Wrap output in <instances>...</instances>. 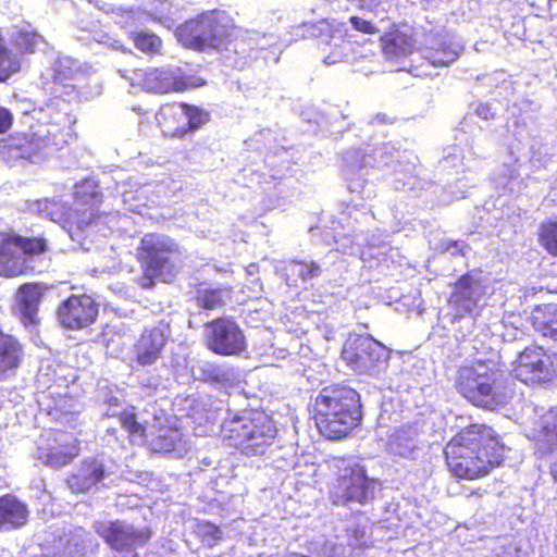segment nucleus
I'll return each mask as SVG.
<instances>
[{"label": "nucleus", "instance_id": "de8ad7c7", "mask_svg": "<svg viewBox=\"0 0 557 557\" xmlns=\"http://www.w3.org/2000/svg\"><path fill=\"white\" fill-rule=\"evenodd\" d=\"M371 123H380V124L392 123V119L385 113H379L373 117Z\"/></svg>", "mask_w": 557, "mask_h": 557}, {"label": "nucleus", "instance_id": "f03ea898", "mask_svg": "<svg viewBox=\"0 0 557 557\" xmlns=\"http://www.w3.org/2000/svg\"><path fill=\"white\" fill-rule=\"evenodd\" d=\"M314 421L329 440H339L359 425L362 419L359 394L348 386H327L314 399Z\"/></svg>", "mask_w": 557, "mask_h": 557}, {"label": "nucleus", "instance_id": "a878e982", "mask_svg": "<svg viewBox=\"0 0 557 557\" xmlns=\"http://www.w3.org/2000/svg\"><path fill=\"white\" fill-rule=\"evenodd\" d=\"M381 41L383 52L389 59L407 57L412 53L416 45L412 29L407 25L385 34Z\"/></svg>", "mask_w": 557, "mask_h": 557}, {"label": "nucleus", "instance_id": "cd10ccee", "mask_svg": "<svg viewBox=\"0 0 557 557\" xmlns=\"http://www.w3.org/2000/svg\"><path fill=\"white\" fill-rule=\"evenodd\" d=\"M23 354V346L12 334L0 329V380L4 379L9 371L18 368Z\"/></svg>", "mask_w": 557, "mask_h": 557}, {"label": "nucleus", "instance_id": "7ed1b4c3", "mask_svg": "<svg viewBox=\"0 0 557 557\" xmlns=\"http://www.w3.org/2000/svg\"><path fill=\"white\" fill-rule=\"evenodd\" d=\"M240 27L223 10H212L185 21L176 28L178 41L195 51L227 50L238 38Z\"/></svg>", "mask_w": 557, "mask_h": 557}, {"label": "nucleus", "instance_id": "4c0bfd02", "mask_svg": "<svg viewBox=\"0 0 557 557\" xmlns=\"http://www.w3.org/2000/svg\"><path fill=\"white\" fill-rule=\"evenodd\" d=\"M287 270L300 277L302 281L319 277L322 274V268L314 261H297L293 260L287 264Z\"/></svg>", "mask_w": 557, "mask_h": 557}, {"label": "nucleus", "instance_id": "2f4dec72", "mask_svg": "<svg viewBox=\"0 0 557 557\" xmlns=\"http://www.w3.org/2000/svg\"><path fill=\"white\" fill-rule=\"evenodd\" d=\"M231 300V288H205L198 289L195 296L196 305L205 310H215L222 308Z\"/></svg>", "mask_w": 557, "mask_h": 557}, {"label": "nucleus", "instance_id": "c03bdc74", "mask_svg": "<svg viewBox=\"0 0 557 557\" xmlns=\"http://www.w3.org/2000/svg\"><path fill=\"white\" fill-rule=\"evenodd\" d=\"M465 249H468V246L463 242H454L447 246V251L451 255H465Z\"/></svg>", "mask_w": 557, "mask_h": 557}, {"label": "nucleus", "instance_id": "39448f33", "mask_svg": "<svg viewBox=\"0 0 557 557\" xmlns=\"http://www.w3.org/2000/svg\"><path fill=\"white\" fill-rule=\"evenodd\" d=\"M125 77L132 86L160 95L182 92L206 84L196 73L185 72L180 67H138L126 71Z\"/></svg>", "mask_w": 557, "mask_h": 557}, {"label": "nucleus", "instance_id": "0eeeda50", "mask_svg": "<svg viewBox=\"0 0 557 557\" xmlns=\"http://www.w3.org/2000/svg\"><path fill=\"white\" fill-rule=\"evenodd\" d=\"M17 250L32 258L45 253L48 243L41 236L24 237L12 228H0V276L16 277L26 272L27 267Z\"/></svg>", "mask_w": 557, "mask_h": 557}, {"label": "nucleus", "instance_id": "ddd939ff", "mask_svg": "<svg viewBox=\"0 0 557 557\" xmlns=\"http://www.w3.org/2000/svg\"><path fill=\"white\" fill-rule=\"evenodd\" d=\"M531 410L533 416L525 435L534 442L535 454L545 457L557 453V406L532 407ZM552 474L557 481V462L552 467Z\"/></svg>", "mask_w": 557, "mask_h": 557}, {"label": "nucleus", "instance_id": "a18cd8bd", "mask_svg": "<svg viewBox=\"0 0 557 557\" xmlns=\"http://www.w3.org/2000/svg\"><path fill=\"white\" fill-rule=\"evenodd\" d=\"M475 112L480 117H482L484 120H488L490 117L493 116V113L491 112V108L488 104H484V103L479 104Z\"/></svg>", "mask_w": 557, "mask_h": 557}, {"label": "nucleus", "instance_id": "f3484780", "mask_svg": "<svg viewBox=\"0 0 557 557\" xmlns=\"http://www.w3.org/2000/svg\"><path fill=\"white\" fill-rule=\"evenodd\" d=\"M376 482L369 479L360 465L348 467L338 478L335 503L356 502L367 504L374 498Z\"/></svg>", "mask_w": 557, "mask_h": 557}, {"label": "nucleus", "instance_id": "473e14b6", "mask_svg": "<svg viewBox=\"0 0 557 557\" xmlns=\"http://www.w3.org/2000/svg\"><path fill=\"white\" fill-rule=\"evenodd\" d=\"M46 44L45 37L33 28H21L14 36L15 48L21 54H34Z\"/></svg>", "mask_w": 557, "mask_h": 557}, {"label": "nucleus", "instance_id": "37998d69", "mask_svg": "<svg viewBox=\"0 0 557 557\" xmlns=\"http://www.w3.org/2000/svg\"><path fill=\"white\" fill-rule=\"evenodd\" d=\"M13 124V115L7 108H0V134L7 133Z\"/></svg>", "mask_w": 557, "mask_h": 557}, {"label": "nucleus", "instance_id": "4be33fe9", "mask_svg": "<svg viewBox=\"0 0 557 557\" xmlns=\"http://www.w3.org/2000/svg\"><path fill=\"white\" fill-rule=\"evenodd\" d=\"M463 51L460 38L454 35H445L431 41L422 50L423 58L434 66H447L455 62Z\"/></svg>", "mask_w": 557, "mask_h": 557}, {"label": "nucleus", "instance_id": "6e6552de", "mask_svg": "<svg viewBox=\"0 0 557 557\" xmlns=\"http://www.w3.org/2000/svg\"><path fill=\"white\" fill-rule=\"evenodd\" d=\"M342 358L355 372L376 375L386 368L388 351L371 336L351 335L343 347Z\"/></svg>", "mask_w": 557, "mask_h": 557}, {"label": "nucleus", "instance_id": "58836bf2", "mask_svg": "<svg viewBox=\"0 0 557 557\" xmlns=\"http://www.w3.org/2000/svg\"><path fill=\"white\" fill-rule=\"evenodd\" d=\"M195 533L208 546H213L221 540L220 528L210 521H197Z\"/></svg>", "mask_w": 557, "mask_h": 557}, {"label": "nucleus", "instance_id": "09e8293b", "mask_svg": "<svg viewBox=\"0 0 557 557\" xmlns=\"http://www.w3.org/2000/svg\"><path fill=\"white\" fill-rule=\"evenodd\" d=\"M341 59H342V54L337 53V52H334V53L329 54L327 57H325L324 62L326 64H333V63H336V62L341 61Z\"/></svg>", "mask_w": 557, "mask_h": 557}, {"label": "nucleus", "instance_id": "dca6fc26", "mask_svg": "<svg viewBox=\"0 0 557 557\" xmlns=\"http://www.w3.org/2000/svg\"><path fill=\"white\" fill-rule=\"evenodd\" d=\"M205 344L211 351L222 356L239 352L243 334L233 319L220 317L205 323Z\"/></svg>", "mask_w": 557, "mask_h": 557}, {"label": "nucleus", "instance_id": "72a5a7b5", "mask_svg": "<svg viewBox=\"0 0 557 557\" xmlns=\"http://www.w3.org/2000/svg\"><path fill=\"white\" fill-rule=\"evenodd\" d=\"M20 70L21 62L18 58L9 49L4 37L0 33V83L7 82Z\"/></svg>", "mask_w": 557, "mask_h": 557}, {"label": "nucleus", "instance_id": "9d476101", "mask_svg": "<svg viewBox=\"0 0 557 557\" xmlns=\"http://www.w3.org/2000/svg\"><path fill=\"white\" fill-rule=\"evenodd\" d=\"M74 198V207L62 206L59 222L69 230L85 231L99 219L103 196L97 185L86 182L76 187Z\"/></svg>", "mask_w": 557, "mask_h": 557}, {"label": "nucleus", "instance_id": "bb28decb", "mask_svg": "<svg viewBox=\"0 0 557 557\" xmlns=\"http://www.w3.org/2000/svg\"><path fill=\"white\" fill-rule=\"evenodd\" d=\"M111 417L117 419L121 428L127 434L129 444L143 445L146 443L148 436V423L139 421L135 406H127L121 411L113 412Z\"/></svg>", "mask_w": 557, "mask_h": 557}, {"label": "nucleus", "instance_id": "a19ab883", "mask_svg": "<svg viewBox=\"0 0 557 557\" xmlns=\"http://www.w3.org/2000/svg\"><path fill=\"white\" fill-rule=\"evenodd\" d=\"M74 400L70 396H60L55 399L54 405L50 409V413L53 414L55 420L63 417L73 416L76 411L74 410Z\"/></svg>", "mask_w": 557, "mask_h": 557}, {"label": "nucleus", "instance_id": "c756f323", "mask_svg": "<svg viewBox=\"0 0 557 557\" xmlns=\"http://www.w3.org/2000/svg\"><path fill=\"white\" fill-rule=\"evenodd\" d=\"M532 324L536 332L557 342V305H545L532 312Z\"/></svg>", "mask_w": 557, "mask_h": 557}, {"label": "nucleus", "instance_id": "412c9836", "mask_svg": "<svg viewBox=\"0 0 557 557\" xmlns=\"http://www.w3.org/2000/svg\"><path fill=\"white\" fill-rule=\"evenodd\" d=\"M107 475L104 463L97 457L82 460L76 472L71 473L66 484L73 493H87L97 486Z\"/></svg>", "mask_w": 557, "mask_h": 557}, {"label": "nucleus", "instance_id": "f704fd0d", "mask_svg": "<svg viewBox=\"0 0 557 557\" xmlns=\"http://www.w3.org/2000/svg\"><path fill=\"white\" fill-rule=\"evenodd\" d=\"M134 46L145 54L150 57L161 54L162 40L161 38L148 30L135 32L131 34Z\"/></svg>", "mask_w": 557, "mask_h": 557}, {"label": "nucleus", "instance_id": "f257e3e1", "mask_svg": "<svg viewBox=\"0 0 557 557\" xmlns=\"http://www.w3.org/2000/svg\"><path fill=\"white\" fill-rule=\"evenodd\" d=\"M493 433L494 431L484 424H472L446 445V461L456 476L476 479L487 474L502 462L504 446Z\"/></svg>", "mask_w": 557, "mask_h": 557}, {"label": "nucleus", "instance_id": "20e7f679", "mask_svg": "<svg viewBox=\"0 0 557 557\" xmlns=\"http://www.w3.org/2000/svg\"><path fill=\"white\" fill-rule=\"evenodd\" d=\"M180 245L172 237L160 233H147L136 249V260L141 269L139 285L152 288L158 280L170 281L174 274V259L180 256Z\"/></svg>", "mask_w": 557, "mask_h": 557}, {"label": "nucleus", "instance_id": "393cba45", "mask_svg": "<svg viewBox=\"0 0 557 557\" xmlns=\"http://www.w3.org/2000/svg\"><path fill=\"white\" fill-rule=\"evenodd\" d=\"M45 145V139L32 129L16 132L2 139V148L7 152L26 159L38 153Z\"/></svg>", "mask_w": 557, "mask_h": 557}, {"label": "nucleus", "instance_id": "3c124183", "mask_svg": "<svg viewBox=\"0 0 557 557\" xmlns=\"http://www.w3.org/2000/svg\"><path fill=\"white\" fill-rule=\"evenodd\" d=\"M257 271H258V265L255 263H251L248 267H246V273H248L249 275L255 274V272H257Z\"/></svg>", "mask_w": 557, "mask_h": 557}, {"label": "nucleus", "instance_id": "e433bc0d", "mask_svg": "<svg viewBox=\"0 0 557 557\" xmlns=\"http://www.w3.org/2000/svg\"><path fill=\"white\" fill-rule=\"evenodd\" d=\"M180 440V432L176 428L162 426L153 441V449L159 453H171Z\"/></svg>", "mask_w": 557, "mask_h": 557}, {"label": "nucleus", "instance_id": "8fccbe9b", "mask_svg": "<svg viewBox=\"0 0 557 557\" xmlns=\"http://www.w3.org/2000/svg\"><path fill=\"white\" fill-rule=\"evenodd\" d=\"M333 547H334V544H333V543H331V542H329V541H325V542L323 543V548H322V549H323V553H322V554H323L325 557H332V556H331V554H326V553H325V550H326V549L332 550V549H333Z\"/></svg>", "mask_w": 557, "mask_h": 557}, {"label": "nucleus", "instance_id": "6ab92c4d", "mask_svg": "<svg viewBox=\"0 0 557 557\" xmlns=\"http://www.w3.org/2000/svg\"><path fill=\"white\" fill-rule=\"evenodd\" d=\"M482 296L481 282L471 274H465L456 282L448 302L457 317L471 315L476 311Z\"/></svg>", "mask_w": 557, "mask_h": 557}, {"label": "nucleus", "instance_id": "2eb2a0df", "mask_svg": "<svg viewBox=\"0 0 557 557\" xmlns=\"http://www.w3.org/2000/svg\"><path fill=\"white\" fill-rule=\"evenodd\" d=\"M515 377L525 384L547 383L554 377L553 359L540 346H530L513 362Z\"/></svg>", "mask_w": 557, "mask_h": 557}, {"label": "nucleus", "instance_id": "5701e85b", "mask_svg": "<svg viewBox=\"0 0 557 557\" xmlns=\"http://www.w3.org/2000/svg\"><path fill=\"white\" fill-rule=\"evenodd\" d=\"M29 517L25 503L13 494L0 496V532H8L23 528Z\"/></svg>", "mask_w": 557, "mask_h": 557}, {"label": "nucleus", "instance_id": "aec40b11", "mask_svg": "<svg viewBox=\"0 0 557 557\" xmlns=\"http://www.w3.org/2000/svg\"><path fill=\"white\" fill-rule=\"evenodd\" d=\"M42 283L27 282L17 289V306L20 319L24 326H37L40 323L38 317L39 306L47 290Z\"/></svg>", "mask_w": 557, "mask_h": 557}, {"label": "nucleus", "instance_id": "603ef678", "mask_svg": "<svg viewBox=\"0 0 557 557\" xmlns=\"http://www.w3.org/2000/svg\"><path fill=\"white\" fill-rule=\"evenodd\" d=\"M358 247H356L355 245H351L348 249H345L344 252L345 253H349V255H355L358 252Z\"/></svg>", "mask_w": 557, "mask_h": 557}, {"label": "nucleus", "instance_id": "4468645a", "mask_svg": "<svg viewBox=\"0 0 557 557\" xmlns=\"http://www.w3.org/2000/svg\"><path fill=\"white\" fill-rule=\"evenodd\" d=\"M99 314V304L86 293L72 294L57 308L59 324L71 331H81L92 325Z\"/></svg>", "mask_w": 557, "mask_h": 557}, {"label": "nucleus", "instance_id": "c85d7f7f", "mask_svg": "<svg viewBox=\"0 0 557 557\" xmlns=\"http://www.w3.org/2000/svg\"><path fill=\"white\" fill-rule=\"evenodd\" d=\"M417 447L418 430L413 425H403L389 435L387 449L391 454L411 458Z\"/></svg>", "mask_w": 557, "mask_h": 557}, {"label": "nucleus", "instance_id": "f8f14e48", "mask_svg": "<svg viewBox=\"0 0 557 557\" xmlns=\"http://www.w3.org/2000/svg\"><path fill=\"white\" fill-rule=\"evenodd\" d=\"M173 341L171 323L160 320L145 326L132 347V359L139 367H150L162 359L166 346Z\"/></svg>", "mask_w": 557, "mask_h": 557}, {"label": "nucleus", "instance_id": "423d86ee", "mask_svg": "<svg viewBox=\"0 0 557 557\" xmlns=\"http://www.w3.org/2000/svg\"><path fill=\"white\" fill-rule=\"evenodd\" d=\"M81 432L50 428L36 442L35 457L42 465L63 468L71 465L82 451Z\"/></svg>", "mask_w": 557, "mask_h": 557}, {"label": "nucleus", "instance_id": "a211bd4d", "mask_svg": "<svg viewBox=\"0 0 557 557\" xmlns=\"http://www.w3.org/2000/svg\"><path fill=\"white\" fill-rule=\"evenodd\" d=\"M246 408V456L262 455L272 444L276 430L271 418L264 411Z\"/></svg>", "mask_w": 557, "mask_h": 557}, {"label": "nucleus", "instance_id": "ea45409f", "mask_svg": "<svg viewBox=\"0 0 557 557\" xmlns=\"http://www.w3.org/2000/svg\"><path fill=\"white\" fill-rule=\"evenodd\" d=\"M540 239L549 253L557 256V220L542 224Z\"/></svg>", "mask_w": 557, "mask_h": 557}, {"label": "nucleus", "instance_id": "864d4df0", "mask_svg": "<svg viewBox=\"0 0 557 557\" xmlns=\"http://www.w3.org/2000/svg\"><path fill=\"white\" fill-rule=\"evenodd\" d=\"M131 557H140L137 553H133Z\"/></svg>", "mask_w": 557, "mask_h": 557}, {"label": "nucleus", "instance_id": "49530a36", "mask_svg": "<svg viewBox=\"0 0 557 557\" xmlns=\"http://www.w3.org/2000/svg\"><path fill=\"white\" fill-rule=\"evenodd\" d=\"M251 292H252L251 295H246V296L249 298H253V299H259L261 297L262 285L260 284L259 280H256L252 282Z\"/></svg>", "mask_w": 557, "mask_h": 557}, {"label": "nucleus", "instance_id": "1a4fd4ad", "mask_svg": "<svg viewBox=\"0 0 557 557\" xmlns=\"http://www.w3.org/2000/svg\"><path fill=\"white\" fill-rule=\"evenodd\" d=\"M481 370H483L482 366L460 368L457 379L458 391L478 407L494 409L506 404V395L494 386V373Z\"/></svg>", "mask_w": 557, "mask_h": 557}, {"label": "nucleus", "instance_id": "c9c22d12", "mask_svg": "<svg viewBox=\"0 0 557 557\" xmlns=\"http://www.w3.org/2000/svg\"><path fill=\"white\" fill-rule=\"evenodd\" d=\"M183 109L185 113V136L203 126L210 119L209 113L197 106L183 102Z\"/></svg>", "mask_w": 557, "mask_h": 557}, {"label": "nucleus", "instance_id": "b1692460", "mask_svg": "<svg viewBox=\"0 0 557 557\" xmlns=\"http://www.w3.org/2000/svg\"><path fill=\"white\" fill-rule=\"evenodd\" d=\"M184 114L183 102H168L159 108L156 120L164 137H185Z\"/></svg>", "mask_w": 557, "mask_h": 557}, {"label": "nucleus", "instance_id": "7c9ffc66", "mask_svg": "<svg viewBox=\"0 0 557 557\" xmlns=\"http://www.w3.org/2000/svg\"><path fill=\"white\" fill-rule=\"evenodd\" d=\"M359 160V152L354 151L351 153H347V156L344 158V161L346 163L344 174L348 182V189L351 193H358L361 195L366 194L367 188V182L360 176H356V170L360 171L364 164L368 163L364 156H362L361 162L358 163Z\"/></svg>", "mask_w": 557, "mask_h": 557}, {"label": "nucleus", "instance_id": "79ce46f5", "mask_svg": "<svg viewBox=\"0 0 557 557\" xmlns=\"http://www.w3.org/2000/svg\"><path fill=\"white\" fill-rule=\"evenodd\" d=\"M349 22H350L352 28L360 33L369 34V35L379 33V29L376 28V26L374 24H372L370 21L364 20L362 17L351 16L349 18Z\"/></svg>", "mask_w": 557, "mask_h": 557}, {"label": "nucleus", "instance_id": "9b49d317", "mask_svg": "<svg viewBox=\"0 0 557 557\" xmlns=\"http://www.w3.org/2000/svg\"><path fill=\"white\" fill-rule=\"evenodd\" d=\"M94 531L111 549L116 552H134L146 546L152 537L149 527L137 528L120 519L96 521Z\"/></svg>", "mask_w": 557, "mask_h": 557}]
</instances>
